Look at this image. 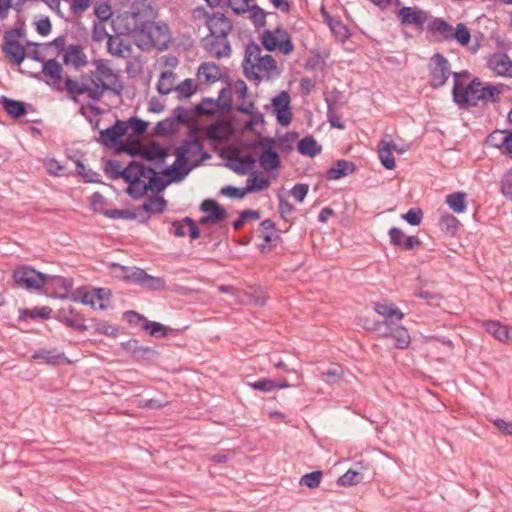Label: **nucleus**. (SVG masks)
<instances>
[{
	"instance_id": "20e7f679",
	"label": "nucleus",
	"mask_w": 512,
	"mask_h": 512,
	"mask_svg": "<svg viewBox=\"0 0 512 512\" xmlns=\"http://www.w3.org/2000/svg\"><path fill=\"white\" fill-rule=\"evenodd\" d=\"M176 74L173 71H162L156 84V90L161 95H168L172 91L178 92L179 100L190 98L197 91V84L193 79L187 78L178 85H174Z\"/></svg>"
},
{
	"instance_id": "dca6fc26",
	"label": "nucleus",
	"mask_w": 512,
	"mask_h": 512,
	"mask_svg": "<svg viewBox=\"0 0 512 512\" xmlns=\"http://www.w3.org/2000/svg\"><path fill=\"white\" fill-rule=\"evenodd\" d=\"M127 131V123L117 119L112 126L100 131L98 142L104 147L116 149L121 141L120 138L126 135Z\"/></svg>"
},
{
	"instance_id": "e433bc0d",
	"label": "nucleus",
	"mask_w": 512,
	"mask_h": 512,
	"mask_svg": "<svg viewBox=\"0 0 512 512\" xmlns=\"http://www.w3.org/2000/svg\"><path fill=\"white\" fill-rule=\"evenodd\" d=\"M259 163L267 172H272L281 167L280 156L275 150H263L259 156Z\"/></svg>"
},
{
	"instance_id": "c03bdc74",
	"label": "nucleus",
	"mask_w": 512,
	"mask_h": 512,
	"mask_svg": "<svg viewBox=\"0 0 512 512\" xmlns=\"http://www.w3.org/2000/svg\"><path fill=\"white\" fill-rule=\"evenodd\" d=\"M131 50L130 44H126L123 39L117 36H108L107 51L109 54L117 57H124L123 51Z\"/></svg>"
},
{
	"instance_id": "cd10ccee",
	"label": "nucleus",
	"mask_w": 512,
	"mask_h": 512,
	"mask_svg": "<svg viewBox=\"0 0 512 512\" xmlns=\"http://www.w3.org/2000/svg\"><path fill=\"white\" fill-rule=\"evenodd\" d=\"M143 178L148 180L150 192H164L166 187L171 184L170 180L164 176V172L159 173L151 166L142 167Z\"/></svg>"
},
{
	"instance_id": "1a4fd4ad",
	"label": "nucleus",
	"mask_w": 512,
	"mask_h": 512,
	"mask_svg": "<svg viewBox=\"0 0 512 512\" xmlns=\"http://www.w3.org/2000/svg\"><path fill=\"white\" fill-rule=\"evenodd\" d=\"M264 108L266 110H272L276 117V121L280 126L287 127L290 125L293 114L291 107V96L288 91H280L276 96L272 97L271 104H266Z\"/></svg>"
},
{
	"instance_id": "ddd939ff",
	"label": "nucleus",
	"mask_w": 512,
	"mask_h": 512,
	"mask_svg": "<svg viewBox=\"0 0 512 512\" xmlns=\"http://www.w3.org/2000/svg\"><path fill=\"white\" fill-rule=\"evenodd\" d=\"M166 204V200L160 194H151L142 205L135 208L136 219L139 223L146 224L151 215L162 213Z\"/></svg>"
},
{
	"instance_id": "2f4dec72",
	"label": "nucleus",
	"mask_w": 512,
	"mask_h": 512,
	"mask_svg": "<svg viewBox=\"0 0 512 512\" xmlns=\"http://www.w3.org/2000/svg\"><path fill=\"white\" fill-rule=\"evenodd\" d=\"M387 331L384 332V336L390 337L393 341L394 347L398 349H406L410 344V335L408 330L403 326L386 327Z\"/></svg>"
},
{
	"instance_id": "338daca9",
	"label": "nucleus",
	"mask_w": 512,
	"mask_h": 512,
	"mask_svg": "<svg viewBox=\"0 0 512 512\" xmlns=\"http://www.w3.org/2000/svg\"><path fill=\"white\" fill-rule=\"evenodd\" d=\"M94 14L100 22H106L112 15L111 6L106 2H97L94 6Z\"/></svg>"
},
{
	"instance_id": "603ef678",
	"label": "nucleus",
	"mask_w": 512,
	"mask_h": 512,
	"mask_svg": "<svg viewBox=\"0 0 512 512\" xmlns=\"http://www.w3.org/2000/svg\"><path fill=\"white\" fill-rule=\"evenodd\" d=\"M322 477L323 472L320 470L306 473L300 478L299 484L310 489H315L320 485Z\"/></svg>"
},
{
	"instance_id": "0e129e2a",
	"label": "nucleus",
	"mask_w": 512,
	"mask_h": 512,
	"mask_svg": "<svg viewBox=\"0 0 512 512\" xmlns=\"http://www.w3.org/2000/svg\"><path fill=\"white\" fill-rule=\"evenodd\" d=\"M251 16L250 19L254 23L256 27H263L266 25V12L258 5H251L250 10Z\"/></svg>"
},
{
	"instance_id": "4d7b16f0",
	"label": "nucleus",
	"mask_w": 512,
	"mask_h": 512,
	"mask_svg": "<svg viewBox=\"0 0 512 512\" xmlns=\"http://www.w3.org/2000/svg\"><path fill=\"white\" fill-rule=\"evenodd\" d=\"M504 131H506V129H496V130L492 131L486 137L485 143L488 146H491V147H493L495 149H498V150L503 152L504 146H503L502 142L504 140L503 139Z\"/></svg>"
},
{
	"instance_id": "aec40b11",
	"label": "nucleus",
	"mask_w": 512,
	"mask_h": 512,
	"mask_svg": "<svg viewBox=\"0 0 512 512\" xmlns=\"http://www.w3.org/2000/svg\"><path fill=\"white\" fill-rule=\"evenodd\" d=\"M73 280L71 278L62 277L59 275L48 276L46 275V294L51 291V296L58 299L68 298L67 292L72 288Z\"/></svg>"
},
{
	"instance_id": "13d9d810",
	"label": "nucleus",
	"mask_w": 512,
	"mask_h": 512,
	"mask_svg": "<svg viewBox=\"0 0 512 512\" xmlns=\"http://www.w3.org/2000/svg\"><path fill=\"white\" fill-rule=\"evenodd\" d=\"M143 329L153 337L163 338L167 335V327L159 322L146 320Z\"/></svg>"
},
{
	"instance_id": "e2e57ef3",
	"label": "nucleus",
	"mask_w": 512,
	"mask_h": 512,
	"mask_svg": "<svg viewBox=\"0 0 512 512\" xmlns=\"http://www.w3.org/2000/svg\"><path fill=\"white\" fill-rule=\"evenodd\" d=\"M330 28L336 37L342 42H345L351 35L347 26L339 20H332L330 22Z\"/></svg>"
},
{
	"instance_id": "3c124183",
	"label": "nucleus",
	"mask_w": 512,
	"mask_h": 512,
	"mask_svg": "<svg viewBox=\"0 0 512 512\" xmlns=\"http://www.w3.org/2000/svg\"><path fill=\"white\" fill-rule=\"evenodd\" d=\"M343 375V369L338 364H332L326 371L322 372V379L328 384L338 383Z\"/></svg>"
},
{
	"instance_id": "37998d69",
	"label": "nucleus",
	"mask_w": 512,
	"mask_h": 512,
	"mask_svg": "<svg viewBox=\"0 0 512 512\" xmlns=\"http://www.w3.org/2000/svg\"><path fill=\"white\" fill-rule=\"evenodd\" d=\"M484 327L490 335L501 342L512 339L507 326L502 325L498 321H486Z\"/></svg>"
},
{
	"instance_id": "864d4df0",
	"label": "nucleus",
	"mask_w": 512,
	"mask_h": 512,
	"mask_svg": "<svg viewBox=\"0 0 512 512\" xmlns=\"http://www.w3.org/2000/svg\"><path fill=\"white\" fill-rule=\"evenodd\" d=\"M76 164V172L78 175L82 176L85 182L88 183H97L100 182V175L97 172L87 168L80 160L75 161Z\"/></svg>"
},
{
	"instance_id": "774afa93",
	"label": "nucleus",
	"mask_w": 512,
	"mask_h": 512,
	"mask_svg": "<svg viewBox=\"0 0 512 512\" xmlns=\"http://www.w3.org/2000/svg\"><path fill=\"white\" fill-rule=\"evenodd\" d=\"M104 170L111 179H119L122 172L120 162L113 159L106 161Z\"/></svg>"
},
{
	"instance_id": "f3484780",
	"label": "nucleus",
	"mask_w": 512,
	"mask_h": 512,
	"mask_svg": "<svg viewBox=\"0 0 512 512\" xmlns=\"http://www.w3.org/2000/svg\"><path fill=\"white\" fill-rule=\"evenodd\" d=\"M113 32L119 35L138 36L141 35L139 25L128 11L119 14L111 22Z\"/></svg>"
},
{
	"instance_id": "9d476101",
	"label": "nucleus",
	"mask_w": 512,
	"mask_h": 512,
	"mask_svg": "<svg viewBox=\"0 0 512 512\" xmlns=\"http://www.w3.org/2000/svg\"><path fill=\"white\" fill-rule=\"evenodd\" d=\"M13 279L19 287L27 290H41L46 284V274L26 265L19 266L14 270Z\"/></svg>"
},
{
	"instance_id": "9b49d317",
	"label": "nucleus",
	"mask_w": 512,
	"mask_h": 512,
	"mask_svg": "<svg viewBox=\"0 0 512 512\" xmlns=\"http://www.w3.org/2000/svg\"><path fill=\"white\" fill-rule=\"evenodd\" d=\"M173 116L156 123L154 134L157 136H168L178 130L180 124H188L191 118L183 106H177L172 111Z\"/></svg>"
},
{
	"instance_id": "bb28decb",
	"label": "nucleus",
	"mask_w": 512,
	"mask_h": 512,
	"mask_svg": "<svg viewBox=\"0 0 512 512\" xmlns=\"http://www.w3.org/2000/svg\"><path fill=\"white\" fill-rule=\"evenodd\" d=\"M64 83H65V89L71 95L70 99L73 100L74 102L78 101V98H77L78 95H82L85 93L88 95V97L92 101H94V102L99 101V95H98L99 92H97L96 90H91V87L88 84H86V83L79 84L71 76H66Z\"/></svg>"
},
{
	"instance_id": "39448f33",
	"label": "nucleus",
	"mask_w": 512,
	"mask_h": 512,
	"mask_svg": "<svg viewBox=\"0 0 512 512\" xmlns=\"http://www.w3.org/2000/svg\"><path fill=\"white\" fill-rule=\"evenodd\" d=\"M261 43L269 52L279 50L284 55H290L294 51L289 33L281 26L276 27L274 31L265 30L261 35Z\"/></svg>"
},
{
	"instance_id": "69168bd1",
	"label": "nucleus",
	"mask_w": 512,
	"mask_h": 512,
	"mask_svg": "<svg viewBox=\"0 0 512 512\" xmlns=\"http://www.w3.org/2000/svg\"><path fill=\"white\" fill-rule=\"evenodd\" d=\"M402 219L412 226H418L423 220V211L420 208H411L402 215Z\"/></svg>"
},
{
	"instance_id": "f03ea898",
	"label": "nucleus",
	"mask_w": 512,
	"mask_h": 512,
	"mask_svg": "<svg viewBox=\"0 0 512 512\" xmlns=\"http://www.w3.org/2000/svg\"><path fill=\"white\" fill-rule=\"evenodd\" d=\"M209 35L203 39V47L217 59L229 57L232 52L227 36L233 30L232 21L221 12H214L211 19L205 22Z\"/></svg>"
},
{
	"instance_id": "8fccbe9b",
	"label": "nucleus",
	"mask_w": 512,
	"mask_h": 512,
	"mask_svg": "<svg viewBox=\"0 0 512 512\" xmlns=\"http://www.w3.org/2000/svg\"><path fill=\"white\" fill-rule=\"evenodd\" d=\"M455 39L461 46H466L471 40V33L464 23H458L455 29H452V40Z\"/></svg>"
},
{
	"instance_id": "a18cd8bd",
	"label": "nucleus",
	"mask_w": 512,
	"mask_h": 512,
	"mask_svg": "<svg viewBox=\"0 0 512 512\" xmlns=\"http://www.w3.org/2000/svg\"><path fill=\"white\" fill-rule=\"evenodd\" d=\"M255 64L258 70L266 71L268 73H271L273 76H279L281 73V71L277 67L276 60L270 54L259 56L257 63Z\"/></svg>"
},
{
	"instance_id": "7ed1b4c3",
	"label": "nucleus",
	"mask_w": 512,
	"mask_h": 512,
	"mask_svg": "<svg viewBox=\"0 0 512 512\" xmlns=\"http://www.w3.org/2000/svg\"><path fill=\"white\" fill-rule=\"evenodd\" d=\"M29 45L35 47V49L28 55L32 60L36 62H42V71L41 72H32L27 71L21 67L18 68V71L23 75H28L33 79H37L40 81H44L48 86L52 87L57 91H62L61 82L63 79V66L62 64L56 60L48 59L44 60L43 55L39 52L38 47L39 44L35 42H29Z\"/></svg>"
},
{
	"instance_id": "a211bd4d",
	"label": "nucleus",
	"mask_w": 512,
	"mask_h": 512,
	"mask_svg": "<svg viewBox=\"0 0 512 512\" xmlns=\"http://www.w3.org/2000/svg\"><path fill=\"white\" fill-rule=\"evenodd\" d=\"M374 310L381 316L385 318L383 322H376L373 324L371 329L376 330L381 325L389 326L395 322H399L403 319L404 314L403 312L398 309L393 303L391 302H375L374 303Z\"/></svg>"
},
{
	"instance_id": "c756f323",
	"label": "nucleus",
	"mask_w": 512,
	"mask_h": 512,
	"mask_svg": "<svg viewBox=\"0 0 512 512\" xmlns=\"http://www.w3.org/2000/svg\"><path fill=\"white\" fill-rule=\"evenodd\" d=\"M487 66L499 76L512 77V61L506 53L491 57Z\"/></svg>"
},
{
	"instance_id": "f257e3e1",
	"label": "nucleus",
	"mask_w": 512,
	"mask_h": 512,
	"mask_svg": "<svg viewBox=\"0 0 512 512\" xmlns=\"http://www.w3.org/2000/svg\"><path fill=\"white\" fill-rule=\"evenodd\" d=\"M503 87L504 84L484 83L479 77H474L465 88H452V100L460 110H469L479 104H495L500 101Z\"/></svg>"
},
{
	"instance_id": "6ab92c4d",
	"label": "nucleus",
	"mask_w": 512,
	"mask_h": 512,
	"mask_svg": "<svg viewBox=\"0 0 512 512\" xmlns=\"http://www.w3.org/2000/svg\"><path fill=\"white\" fill-rule=\"evenodd\" d=\"M174 154L176 156L175 162L172 165L162 169L164 176L167 177L171 183L182 181L189 174V172L195 168V165H190V163L184 161V151H181L180 155L177 153Z\"/></svg>"
},
{
	"instance_id": "0eeeda50",
	"label": "nucleus",
	"mask_w": 512,
	"mask_h": 512,
	"mask_svg": "<svg viewBox=\"0 0 512 512\" xmlns=\"http://www.w3.org/2000/svg\"><path fill=\"white\" fill-rule=\"evenodd\" d=\"M428 84L433 89L443 87L452 74L450 62L440 53H435L428 64Z\"/></svg>"
},
{
	"instance_id": "4be33fe9",
	"label": "nucleus",
	"mask_w": 512,
	"mask_h": 512,
	"mask_svg": "<svg viewBox=\"0 0 512 512\" xmlns=\"http://www.w3.org/2000/svg\"><path fill=\"white\" fill-rule=\"evenodd\" d=\"M63 63L66 66H73L80 69L88 64L87 55L81 44L68 45L63 53Z\"/></svg>"
},
{
	"instance_id": "5701e85b",
	"label": "nucleus",
	"mask_w": 512,
	"mask_h": 512,
	"mask_svg": "<svg viewBox=\"0 0 512 512\" xmlns=\"http://www.w3.org/2000/svg\"><path fill=\"white\" fill-rule=\"evenodd\" d=\"M88 79L90 80L93 87L91 90H96L99 92V100L102 98L103 94L107 91L112 92L116 96H121L122 91L124 89L123 84H115L111 81V83H107L104 81V77L97 73L96 71H90L88 74Z\"/></svg>"
},
{
	"instance_id": "f8f14e48",
	"label": "nucleus",
	"mask_w": 512,
	"mask_h": 512,
	"mask_svg": "<svg viewBox=\"0 0 512 512\" xmlns=\"http://www.w3.org/2000/svg\"><path fill=\"white\" fill-rule=\"evenodd\" d=\"M184 151V161L190 165L199 166L202 162L211 159V154L204 150L203 144L198 139L185 140L183 144L176 148L175 153L180 155Z\"/></svg>"
},
{
	"instance_id": "c85d7f7f",
	"label": "nucleus",
	"mask_w": 512,
	"mask_h": 512,
	"mask_svg": "<svg viewBox=\"0 0 512 512\" xmlns=\"http://www.w3.org/2000/svg\"><path fill=\"white\" fill-rule=\"evenodd\" d=\"M356 170V165L349 160L339 159L333 162L332 166L326 171V179L338 180L352 174Z\"/></svg>"
},
{
	"instance_id": "bf43d9fd",
	"label": "nucleus",
	"mask_w": 512,
	"mask_h": 512,
	"mask_svg": "<svg viewBox=\"0 0 512 512\" xmlns=\"http://www.w3.org/2000/svg\"><path fill=\"white\" fill-rule=\"evenodd\" d=\"M125 122L127 123L128 128L130 127L132 129V133L136 134V136H140L145 133L149 126V122L140 119L137 116H132Z\"/></svg>"
},
{
	"instance_id": "052dcab7",
	"label": "nucleus",
	"mask_w": 512,
	"mask_h": 512,
	"mask_svg": "<svg viewBox=\"0 0 512 512\" xmlns=\"http://www.w3.org/2000/svg\"><path fill=\"white\" fill-rule=\"evenodd\" d=\"M258 124L264 125L265 118L263 113L256 111L254 114L251 115L250 119L245 122L242 129L245 132H252L257 135H260V132H256L255 130V126Z\"/></svg>"
},
{
	"instance_id": "ea45409f",
	"label": "nucleus",
	"mask_w": 512,
	"mask_h": 512,
	"mask_svg": "<svg viewBox=\"0 0 512 512\" xmlns=\"http://www.w3.org/2000/svg\"><path fill=\"white\" fill-rule=\"evenodd\" d=\"M260 238L265 242L260 245L261 251H264L265 245L279 238L275 223L271 219H265L260 223Z\"/></svg>"
},
{
	"instance_id": "09e8293b",
	"label": "nucleus",
	"mask_w": 512,
	"mask_h": 512,
	"mask_svg": "<svg viewBox=\"0 0 512 512\" xmlns=\"http://www.w3.org/2000/svg\"><path fill=\"white\" fill-rule=\"evenodd\" d=\"M140 286L151 291H162L166 288V282L161 277H155L145 272L143 282H141Z\"/></svg>"
},
{
	"instance_id": "79ce46f5",
	"label": "nucleus",
	"mask_w": 512,
	"mask_h": 512,
	"mask_svg": "<svg viewBox=\"0 0 512 512\" xmlns=\"http://www.w3.org/2000/svg\"><path fill=\"white\" fill-rule=\"evenodd\" d=\"M378 155L384 168L388 170L395 168V159L392 155V143L381 140L378 143Z\"/></svg>"
},
{
	"instance_id": "680f3d73",
	"label": "nucleus",
	"mask_w": 512,
	"mask_h": 512,
	"mask_svg": "<svg viewBox=\"0 0 512 512\" xmlns=\"http://www.w3.org/2000/svg\"><path fill=\"white\" fill-rule=\"evenodd\" d=\"M51 312L52 309L47 306H43L41 308L27 309L21 313V318L35 319L39 317L42 319H48L50 317Z\"/></svg>"
},
{
	"instance_id": "6e6d98bb",
	"label": "nucleus",
	"mask_w": 512,
	"mask_h": 512,
	"mask_svg": "<svg viewBox=\"0 0 512 512\" xmlns=\"http://www.w3.org/2000/svg\"><path fill=\"white\" fill-rule=\"evenodd\" d=\"M363 480V475L355 470L349 469L345 474L339 477L337 483L341 486L347 487L360 483Z\"/></svg>"
},
{
	"instance_id": "473e14b6",
	"label": "nucleus",
	"mask_w": 512,
	"mask_h": 512,
	"mask_svg": "<svg viewBox=\"0 0 512 512\" xmlns=\"http://www.w3.org/2000/svg\"><path fill=\"white\" fill-rule=\"evenodd\" d=\"M168 155V148L161 146L156 141H152L146 147H143L142 159L150 162L163 163Z\"/></svg>"
},
{
	"instance_id": "6e6552de",
	"label": "nucleus",
	"mask_w": 512,
	"mask_h": 512,
	"mask_svg": "<svg viewBox=\"0 0 512 512\" xmlns=\"http://www.w3.org/2000/svg\"><path fill=\"white\" fill-rule=\"evenodd\" d=\"M217 108L227 111L232 108V93L229 87H224L219 91L217 99L205 97L193 108L195 114L198 115H214Z\"/></svg>"
},
{
	"instance_id": "f704fd0d",
	"label": "nucleus",
	"mask_w": 512,
	"mask_h": 512,
	"mask_svg": "<svg viewBox=\"0 0 512 512\" xmlns=\"http://www.w3.org/2000/svg\"><path fill=\"white\" fill-rule=\"evenodd\" d=\"M438 225L444 235L454 237L461 227V222L454 215L444 213L440 216Z\"/></svg>"
},
{
	"instance_id": "a19ab883",
	"label": "nucleus",
	"mask_w": 512,
	"mask_h": 512,
	"mask_svg": "<svg viewBox=\"0 0 512 512\" xmlns=\"http://www.w3.org/2000/svg\"><path fill=\"white\" fill-rule=\"evenodd\" d=\"M198 75H203L206 83H216L221 79L220 67L214 62H203L198 68Z\"/></svg>"
},
{
	"instance_id": "423d86ee",
	"label": "nucleus",
	"mask_w": 512,
	"mask_h": 512,
	"mask_svg": "<svg viewBox=\"0 0 512 512\" xmlns=\"http://www.w3.org/2000/svg\"><path fill=\"white\" fill-rule=\"evenodd\" d=\"M131 16L138 23L141 35L151 38L152 20L156 17V12L152 7L150 0H135L132 2L130 11Z\"/></svg>"
},
{
	"instance_id": "4c0bfd02",
	"label": "nucleus",
	"mask_w": 512,
	"mask_h": 512,
	"mask_svg": "<svg viewBox=\"0 0 512 512\" xmlns=\"http://www.w3.org/2000/svg\"><path fill=\"white\" fill-rule=\"evenodd\" d=\"M270 179L260 171L251 172L244 189L248 192H259L269 187Z\"/></svg>"
},
{
	"instance_id": "2eb2a0df",
	"label": "nucleus",
	"mask_w": 512,
	"mask_h": 512,
	"mask_svg": "<svg viewBox=\"0 0 512 512\" xmlns=\"http://www.w3.org/2000/svg\"><path fill=\"white\" fill-rule=\"evenodd\" d=\"M428 14L417 6H404L397 12V18L403 26H415L417 31H422L428 19Z\"/></svg>"
},
{
	"instance_id": "49530a36",
	"label": "nucleus",
	"mask_w": 512,
	"mask_h": 512,
	"mask_svg": "<svg viewBox=\"0 0 512 512\" xmlns=\"http://www.w3.org/2000/svg\"><path fill=\"white\" fill-rule=\"evenodd\" d=\"M466 195L467 194H447L445 202L455 213H463L467 208Z\"/></svg>"
},
{
	"instance_id": "b1692460",
	"label": "nucleus",
	"mask_w": 512,
	"mask_h": 512,
	"mask_svg": "<svg viewBox=\"0 0 512 512\" xmlns=\"http://www.w3.org/2000/svg\"><path fill=\"white\" fill-rule=\"evenodd\" d=\"M2 51L13 66H18L23 63L27 57L25 47L18 40H7L3 42Z\"/></svg>"
},
{
	"instance_id": "58836bf2",
	"label": "nucleus",
	"mask_w": 512,
	"mask_h": 512,
	"mask_svg": "<svg viewBox=\"0 0 512 512\" xmlns=\"http://www.w3.org/2000/svg\"><path fill=\"white\" fill-rule=\"evenodd\" d=\"M114 267L119 270L122 278L130 283L141 285L145 271L138 267H127L119 264H114Z\"/></svg>"
},
{
	"instance_id": "4468645a",
	"label": "nucleus",
	"mask_w": 512,
	"mask_h": 512,
	"mask_svg": "<svg viewBox=\"0 0 512 512\" xmlns=\"http://www.w3.org/2000/svg\"><path fill=\"white\" fill-rule=\"evenodd\" d=\"M200 210L205 213V216L199 219V223L204 226L217 225L228 217L227 210L213 199L203 200Z\"/></svg>"
},
{
	"instance_id": "72a5a7b5",
	"label": "nucleus",
	"mask_w": 512,
	"mask_h": 512,
	"mask_svg": "<svg viewBox=\"0 0 512 512\" xmlns=\"http://www.w3.org/2000/svg\"><path fill=\"white\" fill-rule=\"evenodd\" d=\"M452 25L449 24L443 18H434L427 26V33L440 35L439 41H450L452 40Z\"/></svg>"
},
{
	"instance_id": "7c9ffc66",
	"label": "nucleus",
	"mask_w": 512,
	"mask_h": 512,
	"mask_svg": "<svg viewBox=\"0 0 512 512\" xmlns=\"http://www.w3.org/2000/svg\"><path fill=\"white\" fill-rule=\"evenodd\" d=\"M0 105L14 119H20L27 114V104L23 101L2 95L0 96Z\"/></svg>"
},
{
	"instance_id": "393cba45",
	"label": "nucleus",
	"mask_w": 512,
	"mask_h": 512,
	"mask_svg": "<svg viewBox=\"0 0 512 512\" xmlns=\"http://www.w3.org/2000/svg\"><path fill=\"white\" fill-rule=\"evenodd\" d=\"M151 38H147L150 44L159 50H165L171 41L169 27L164 22H154L152 20Z\"/></svg>"
},
{
	"instance_id": "de8ad7c7",
	"label": "nucleus",
	"mask_w": 512,
	"mask_h": 512,
	"mask_svg": "<svg viewBox=\"0 0 512 512\" xmlns=\"http://www.w3.org/2000/svg\"><path fill=\"white\" fill-rule=\"evenodd\" d=\"M93 63L96 66V72L100 73L104 78L111 80L115 84H123L120 80V77L110 67L106 65L107 60L98 59L94 60Z\"/></svg>"
},
{
	"instance_id": "5fc2aeb1",
	"label": "nucleus",
	"mask_w": 512,
	"mask_h": 512,
	"mask_svg": "<svg viewBox=\"0 0 512 512\" xmlns=\"http://www.w3.org/2000/svg\"><path fill=\"white\" fill-rule=\"evenodd\" d=\"M103 215L110 219H125L132 220L136 219L135 208L133 210L129 209H106L103 211Z\"/></svg>"
},
{
	"instance_id": "a878e982",
	"label": "nucleus",
	"mask_w": 512,
	"mask_h": 512,
	"mask_svg": "<svg viewBox=\"0 0 512 512\" xmlns=\"http://www.w3.org/2000/svg\"><path fill=\"white\" fill-rule=\"evenodd\" d=\"M146 165H142L137 163L136 161H131L127 167L122 169L121 176L128 186L124 190V192H139L134 188V185L138 183L140 178H143L142 167H145ZM140 192H148L146 188H143Z\"/></svg>"
},
{
	"instance_id": "412c9836",
	"label": "nucleus",
	"mask_w": 512,
	"mask_h": 512,
	"mask_svg": "<svg viewBox=\"0 0 512 512\" xmlns=\"http://www.w3.org/2000/svg\"><path fill=\"white\" fill-rule=\"evenodd\" d=\"M220 156L227 160L225 166L238 175H247L256 164V159L251 155L240 156L234 154L225 157L224 153H221Z\"/></svg>"
},
{
	"instance_id": "c9c22d12",
	"label": "nucleus",
	"mask_w": 512,
	"mask_h": 512,
	"mask_svg": "<svg viewBox=\"0 0 512 512\" xmlns=\"http://www.w3.org/2000/svg\"><path fill=\"white\" fill-rule=\"evenodd\" d=\"M297 150L299 154L313 158L321 153L322 146L318 145L313 136L308 135L298 141Z\"/></svg>"
}]
</instances>
